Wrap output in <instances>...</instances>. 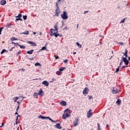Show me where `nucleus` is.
<instances>
[{"label": "nucleus", "mask_w": 130, "mask_h": 130, "mask_svg": "<svg viewBox=\"0 0 130 130\" xmlns=\"http://www.w3.org/2000/svg\"><path fill=\"white\" fill-rule=\"evenodd\" d=\"M39 118H42V119H48L49 120H50V121H52V122H56V121L53 120L50 117H44L42 115H40L39 116Z\"/></svg>", "instance_id": "f257e3e1"}, {"label": "nucleus", "mask_w": 130, "mask_h": 130, "mask_svg": "<svg viewBox=\"0 0 130 130\" xmlns=\"http://www.w3.org/2000/svg\"><path fill=\"white\" fill-rule=\"evenodd\" d=\"M61 18H62L63 20H67V19L69 18L67 11L63 12V13L61 14Z\"/></svg>", "instance_id": "f03ea898"}, {"label": "nucleus", "mask_w": 130, "mask_h": 130, "mask_svg": "<svg viewBox=\"0 0 130 130\" xmlns=\"http://www.w3.org/2000/svg\"><path fill=\"white\" fill-rule=\"evenodd\" d=\"M53 30V28H51L50 29V36H55V37L57 38V33H58V31H54L53 33L52 31Z\"/></svg>", "instance_id": "7ed1b4c3"}, {"label": "nucleus", "mask_w": 130, "mask_h": 130, "mask_svg": "<svg viewBox=\"0 0 130 130\" xmlns=\"http://www.w3.org/2000/svg\"><path fill=\"white\" fill-rule=\"evenodd\" d=\"M119 92H120V90L117 89V88L113 87V88L112 89V94H117V93H119Z\"/></svg>", "instance_id": "20e7f679"}, {"label": "nucleus", "mask_w": 130, "mask_h": 130, "mask_svg": "<svg viewBox=\"0 0 130 130\" xmlns=\"http://www.w3.org/2000/svg\"><path fill=\"white\" fill-rule=\"evenodd\" d=\"M88 93H89V88H88L87 87H86L83 91V95H84V96H86V95H88Z\"/></svg>", "instance_id": "39448f33"}, {"label": "nucleus", "mask_w": 130, "mask_h": 130, "mask_svg": "<svg viewBox=\"0 0 130 130\" xmlns=\"http://www.w3.org/2000/svg\"><path fill=\"white\" fill-rule=\"evenodd\" d=\"M69 111H70V109H66L64 112L65 115H66V116L68 117H70V116H71V113Z\"/></svg>", "instance_id": "423d86ee"}, {"label": "nucleus", "mask_w": 130, "mask_h": 130, "mask_svg": "<svg viewBox=\"0 0 130 130\" xmlns=\"http://www.w3.org/2000/svg\"><path fill=\"white\" fill-rule=\"evenodd\" d=\"M60 14V10H59V8H56L55 10V14L54 16H56L57 17H58Z\"/></svg>", "instance_id": "0eeeda50"}, {"label": "nucleus", "mask_w": 130, "mask_h": 130, "mask_svg": "<svg viewBox=\"0 0 130 130\" xmlns=\"http://www.w3.org/2000/svg\"><path fill=\"white\" fill-rule=\"evenodd\" d=\"M93 113H92V109H90L87 113V118H90L91 117V115H92Z\"/></svg>", "instance_id": "6e6552de"}, {"label": "nucleus", "mask_w": 130, "mask_h": 130, "mask_svg": "<svg viewBox=\"0 0 130 130\" xmlns=\"http://www.w3.org/2000/svg\"><path fill=\"white\" fill-rule=\"evenodd\" d=\"M122 59L123 61V62H125V64H126V66H127V64H128V63L129 62L128 61V60H127V59H126V57H122Z\"/></svg>", "instance_id": "1a4fd4ad"}, {"label": "nucleus", "mask_w": 130, "mask_h": 130, "mask_svg": "<svg viewBox=\"0 0 130 130\" xmlns=\"http://www.w3.org/2000/svg\"><path fill=\"white\" fill-rule=\"evenodd\" d=\"M78 122H79V118L75 119V121L73 122L74 126H77L78 124Z\"/></svg>", "instance_id": "9d476101"}, {"label": "nucleus", "mask_w": 130, "mask_h": 130, "mask_svg": "<svg viewBox=\"0 0 130 130\" xmlns=\"http://www.w3.org/2000/svg\"><path fill=\"white\" fill-rule=\"evenodd\" d=\"M27 43H28V44H30L31 46H37L36 43L33 42V41H27Z\"/></svg>", "instance_id": "9b49d317"}, {"label": "nucleus", "mask_w": 130, "mask_h": 130, "mask_svg": "<svg viewBox=\"0 0 130 130\" xmlns=\"http://www.w3.org/2000/svg\"><path fill=\"white\" fill-rule=\"evenodd\" d=\"M38 95H40V96H43L44 94L43 93V90H42V88H41L39 91Z\"/></svg>", "instance_id": "f8f14e48"}, {"label": "nucleus", "mask_w": 130, "mask_h": 130, "mask_svg": "<svg viewBox=\"0 0 130 130\" xmlns=\"http://www.w3.org/2000/svg\"><path fill=\"white\" fill-rule=\"evenodd\" d=\"M55 127H56V128H58L59 129H61V128H62V127H61V126H60V123H57L55 125Z\"/></svg>", "instance_id": "ddd939ff"}, {"label": "nucleus", "mask_w": 130, "mask_h": 130, "mask_svg": "<svg viewBox=\"0 0 130 130\" xmlns=\"http://www.w3.org/2000/svg\"><path fill=\"white\" fill-rule=\"evenodd\" d=\"M54 28L55 29H53V31H54V32H56L58 31V27L57 26V24H55L54 26Z\"/></svg>", "instance_id": "4468645a"}, {"label": "nucleus", "mask_w": 130, "mask_h": 130, "mask_svg": "<svg viewBox=\"0 0 130 130\" xmlns=\"http://www.w3.org/2000/svg\"><path fill=\"white\" fill-rule=\"evenodd\" d=\"M43 85H45V86H49V83H48V82H47V81H44L42 82Z\"/></svg>", "instance_id": "2eb2a0df"}, {"label": "nucleus", "mask_w": 130, "mask_h": 130, "mask_svg": "<svg viewBox=\"0 0 130 130\" xmlns=\"http://www.w3.org/2000/svg\"><path fill=\"white\" fill-rule=\"evenodd\" d=\"M7 4V1L6 0H2L1 2V5L2 6H5V4Z\"/></svg>", "instance_id": "dca6fc26"}, {"label": "nucleus", "mask_w": 130, "mask_h": 130, "mask_svg": "<svg viewBox=\"0 0 130 130\" xmlns=\"http://www.w3.org/2000/svg\"><path fill=\"white\" fill-rule=\"evenodd\" d=\"M61 105H63V106H67V102L62 101L61 102Z\"/></svg>", "instance_id": "f3484780"}, {"label": "nucleus", "mask_w": 130, "mask_h": 130, "mask_svg": "<svg viewBox=\"0 0 130 130\" xmlns=\"http://www.w3.org/2000/svg\"><path fill=\"white\" fill-rule=\"evenodd\" d=\"M42 50H47V49L46 48V46H45V47H43L42 48V49H40L39 51V52H40V51H42Z\"/></svg>", "instance_id": "a211bd4d"}, {"label": "nucleus", "mask_w": 130, "mask_h": 130, "mask_svg": "<svg viewBox=\"0 0 130 130\" xmlns=\"http://www.w3.org/2000/svg\"><path fill=\"white\" fill-rule=\"evenodd\" d=\"M33 51H34V50H31L29 51H27L26 53H27L28 54H32V53H33Z\"/></svg>", "instance_id": "6ab92c4d"}, {"label": "nucleus", "mask_w": 130, "mask_h": 130, "mask_svg": "<svg viewBox=\"0 0 130 130\" xmlns=\"http://www.w3.org/2000/svg\"><path fill=\"white\" fill-rule=\"evenodd\" d=\"M18 46H19L21 49H25V48H26V46L23 45H18Z\"/></svg>", "instance_id": "aec40b11"}, {"label": "nucleus", "mask_w": 130, "mask_h": 130, "mask_svg": "<svg viewBox=\"0 0 130 130\" xmlns=\"http://www.w3.org/2000/svg\"><path fill=\"white\" fill-rule=\"evenodd\" d=\"M117 104H118V105H120V104L121 103V101L120 100H119V99H118L116 102Z\"/></svg>", "instance_id": "412c9836"}, {"label": "nucleus", "mask_w": 130, "mask_h": 130, "mask_svg": "<svg viewBox=\"0 0 130 130\" xmlns=\"http://www.w3.org/2000/svg\"><path fill=\"white\" fill-rule=\"evenodd\" d=\"M15 18H22V14H21V13L18 14V15L17 16H15Z\"/></svg>", "instance_id": "4be33fe9"}, {"label": "nucleus", "mask_w": 130, "mask_h": 130, "mask_svg": "<svg viewBox=\"0 0 130 130\" xmlns=\"http://www.w3.org/2000/svg\"><path fill=\"white\" fill-rule=\"evenodd\" d=\"M18 21H23V19H22V18H16L15 22H18Z\"/></svg>", "instance_id": "5701e85b"}, {"label": "nucleus", "mask_w": 130, "mask_h": 130, "mask_svg": "<svg viewBox=\"0 0 130 130\" xmlns=\"http://www.w3.org/2000/svg\"><path fill=\"white\" fill-rule=\"evenodd\" d=\"M124 55H125V57H127V50L125 49V53H124Z\"/></svg>", "instance_id": "b1692460"}, {"label": "nucleus", "mask_w": 130, "mask_h": 130, "mask_svg": "<svg viewBox=\"0 0 130 130\" xmlns=\"http://www.w3.org/2000/svg\"><path fill=\"white\" fill-rule=\"evenodd\" d=\"M76 44L77 46H78V47H79L80 48H82V45L80 44V43H79L78 42H77Z\"/></svg>", "instance_id": "393cba45"}, {"label": "nucleus", "mask_w": 130, "mask_h": 130, "mask_svg": "<svg viewBox=\"0 0 130 130\" xmlns=\"http://www.w3.org/2000/svg\"><path fill=\"white\" fill-rule=\"evenodd\" d=\"M22 34H24V35H28L29 34V31H26L24 32H22Z\"/></svg>", "instance_id": "a878e982"}, {"label": "nucleus", "mask_w": 130, "mask_h": 130, "mask_svg": "<svg viewBox=\"0 0 130 130\" xmlns=\"http://www.w3.org/2000/svg\"><path fill=\"white\" fill-rule=\"evenodd\" d=\"M97 125H98V130H101V128L100 127V124L99 123H98Z\"/></svg>", "instance_id": "bb28decb"}, {"label": "nucleus", "mask_w": 130, "mask_h": 130, "mask_svg": "<svg viewBox=\"0 0 130 130\" xmlns=\"http://www.w3.org/2000/svg\"><path fill=\"white\" fill-rule=\"evenodd\" d=\"M66 69V67H61L59 69V71L60 72H62V71H63V70H64Z\"/></svg>", "instance_id": "cd10ccee"}, {"label": "nucleus", "mask_w": 130, "mask_h": 130, "mask_svg": "<svg viewBox=\"0 0 130 130\" xmlns=\"http://www.w3.org/2000/svg\"><path fill=\"white\" fill-rule=\"evenodd\" d=\"M56 75H58V76H60L61 75V72L60 71H57L56 72Z\"/></svg>", "instance_id": "c85d7f7f"}, {"label": "nucleus", "mask_w": 130, "mask_h": 130, "mask_svg": "<svg viewBox=\"0 0 130 130\" xmlns=\"http://www.w3.org/2000/svg\"><path fill=\"white\" fill-rule=\"evenodd\" d=\"M67 117H68L67 116V115L66 114H63L62 115V118L63 119H66V118H67Z\"/></svg>", "instance_id": "c756f323"}, {"label": "nucleus", "mask_w": 130, "mask_h": 130, "mask_svg": "<svg viewBox=\"0 0 130 130\" xmlns=\"http://www.w3.org/2000/svg\"><path fill=\"white\" fill-rule=\"evenodd\" d=\"M37 95H38V93H37V92H35L33 93V96H34V97H36V96H37Z\"/></svg>", "instance_id": "7c9ffc66"}, {"label": "nucleus", "mask_w": 130, "mask_h": 130, "mask_svg": "<svg viewBox=\"0 0 130 130\" xmlns=\"http://www.w3.org/2000/svg\"><path fill=\"white\" fill-rule=\"evenodd\" d=\"M7 51V50H6V49H4L1 52V54H4V53H5V52H6Z\"/></svg>", "instance_id": "2f4dec72"}, {"label": "nucleus", "mask_w": 130, "mask_h": 130, "mask_svg": "<svg viewBox=\"0 0 130 130\" xmlns=\"http://www.w3.org/2000/svg\"><path fill=\"white\" fill-rule=\"evenodd\" d=\"M119 67H118V68H117L116 69V71H115V73H118V72H119Z\"/></svg>", "instance_id": "473e14b6"}, {"label": "nucleus", "mask_w": 130, "mask_h": 130, "mask_svg": "<svg viewBox=\"0 0 130 130\" xmlns=\"http://www.w3.org/2000/svg\"><path fill=\"white\" fill-rule=\"evenodd\" d=\"M3 29H4V27L0 28V35H2V31H3Z\"/></svg>", "instance_id": "72a5a7b5"}, {"label": "nucleus", "mask_w": 130, "mask_h": 130, "mask_svg": "<svg viewBox=\"0 0 130 130\" xmlns=\"http://www.w3.org/2000/svg\"><path fill=\"white\" fill-rule=\"evenodd\" d=\"M23 19H24V20H27V15H23Z\"/></svg>", "instance_id": "f704fd0d"}, {"label": "nucleus", "mask_w": 130, "mask_h": 130, "mask_svg": "<svg viewBox=\"0 0 130 130\" xmlns=\"http://www.w3.org/2000/svg\"><path fill=\"white\" fill-rule=\"evenodd\" d=\"M93 99V96L92 95H88V99L89 100H91V99Z\"/></svg>", "instance_id": "c9c22d12"}, {"label": "nucleus", "mask_w": 130, "mask_h": 130, "mask_svg": "<svg viewBox=\"0 0 130 130\" xmlns=\"http://www.w3.org/2000/svg\"><path fill=\"white\" fill-rule=\"evenodd\" d=\"M15 124H16V125L18 124V117H16Z\"/></svg>", "instance_id": "e433bc0d"}, {"label": "nucleus", "mask_w": 130, "mask_h": 130, "mask_svg": "<svg viewBox=\"0 0 130 130\" xmlns=\"http://www.w3.org/2000/svg\"><path fill=\"white\" fill-rule=\"evenodd\" d=\"M124 20H125V18H124L122 20H121L120 23H124L125 21Z\"/></svg>", "instance_id": "4c0bfd02"}, {"label": "nucleus", "mask_w": 130, "mask_h": 130, "mask_svg": "<svg viewBox=\"0 0 130 130\" xmlns=\"http://www.w3.org/2000/svg\"><path fill=\"white\" fill-rule=\"evenodd\" d=\"M14 48H15V47H12V48L9 50L10 51H13V49H14Z\"/></svg>", "instance_id": "58836bf2"}, {"label": "nucleus", "mask_w": 130, "mask_h": 130, "mask_svg": "<svg viewBox=\"0 0 130 130\" xmlns=\"http://www.w3.org/2000/svg\"><path fill=\"white\" fill-rule=\"evenodd\" d=\"M56 8H59V7H58V3L57 2L56 3Z\"/></svg>", "instance_id": "ea45409f"}, {"label": "nucleus", "mask_w": 130, "mask_h": 130, "mask_svg": "<svg viewBox=\"0 0 130 130\" xmlns=\"http://www.w3.org/2000/svg\"><path fill=\"white\" fill-rule=\"evenodd\" d=\"M19 99V98L18 97H15V102H16V101H17V100H18Z\"/></svg>", "instance_id": "a19ab883"}, {"label": "nucleus", "mask_w": 130, "mask_h": 130, "mask_svg": "<svg viewBox=\"0 0 130 130\" xmlns=\"http://www.w3.org/2000/svg\"><path fill=\"white\" fill-rule=\"evenodd\" d=\"M121 66H122V61H121L120 62V64H119V68H120V67H121Z\"/></svg>", "instance_id": "79ce46f5"}, {"label": "nucleus", "mask_w": 130, "mask_h": 130, "mask_svg": "<svg viewBox=\"0 0 130 130\" xmlns=\"http://www.w3.org/2000/svg\"><path fill=\"white\" fill-rule=\"evenodd\" d=\"M68 59H64V60H63V62H65V63H67V62H68Z\"/></svg>", "instance_id": "37998d69"}, {"label": "nucleus", "mask_w": 130, "mask_h": 130, "mask_svg": "<svg viewBox=\"0 0 130 130\" xmlns=\"http://www.w3.org/2000/svg\"><path fill=\"white\" fill-rule=\"evenodd\" d=\"M89 12V11H85L84 12H83V14H87V13H88Z\"/></svg>", "instance_id": "c03bdc74"}, {"label": "nucleus", "mask_w": 130, "mask_h": 130, "mask_svg": "<svg viewBox=\"0 0 130 130\" xmlns=\"http://www.w3.org/2000/svg\"><path fill=\"white\" fill-rule=\"evenodd\" d=\"M52 81L51 82V83H53V82H54V81H55V78H52Z\"/></svg>", "instance_id": "a18cd8bd"}, {"label": "nucleus", "mask_w": 130, "mask_h": 130, "mask_svg": "<svg viewBox=\"0 0 130 130\" xmlns=\"http://www.w3.org/2000/svg\"><path fill=\"white\" fill-rule=\"evenodd\" d=\"M35 66H40V63H37L35 64Z\"/></svg>", "instance_id": "49530a36"}, {"label": "nucleus", "mask_w": 130, "mask_h": 130, "mask_svg": "<svg viewBox=\"0 0 130 130\" xmlns=\"http://www.w3.org/2000/svg\"><path fill=\"white\" fill-rule=\"evenodd\" d=\"M17 103H18V105H20V104H21V102L20 101H17Z\"/></svg>", "instance_id": "de8ad7c7"}, {"label": "nucleus", "mask_w": 130, "mask_h": 130, "mask_svg": "<svg viewBox=\"0 0 130 130\" xmlns=\"http://www.w3.org/2000/svg\"><path fill=\"white\" fill-rule=\"evenodd\" d=\"M12 41H13V40H17V39H16V38H13L12 39Z\"/></svg>", "instance_id": "09e8293b"}, {"label": "nucleus", "mask_w": 130, "mask_h": 130, "mask_svg": "<svg viewBox=\"0 0 130 130\" xmlns=\"http://www.w3.org/2000/svg\"><path fill=\"white\" fill-rule=\"evenodd\" d=\"M58 58H59V57L58 56H56L55 57V59H58Z\"/></svg>", "instance_id": "8fccbe9b"}, {"label": "nucleus", "mask_w": 130, "mask_h": 130, "mask_svg": "<svg viewBox=\"0 0 130 130\" xmlns=\"http://www.w3.org/2000/svg\"><path fill=\"white\" fill-rule=\"evenodd\" d=\"M119 44H120V45H123V43L120 42V43H119Z\"/></svg>", "instance_id": "3c124183"}, {"label": "nucleus", "mask_w": 130, "mask_h": 130, "mask_svg": "<svg viewBox=\"0 0 130 130\" xmlns=\"http://www.w3.org/2000/svg\"><path fill=\"white\" fill-rule=\"evenodd\" d=\"M19 54H21V52H18L17 55H19Z\"/></svg>", "instance_id": "603ef678"}, {"label": "nucleus", "mask_w": 130, "mask_h": 130, "mask_svg": "<svg viewBox=\"0 0 130 130\" xmlns=\"http://www.w3.org/2000/svg\"><path fill=\"white\" fill-rule=\"evenodd\" d=\"M122 68H127V66H123L122 67Z\"/></svg>", "instance_id": "864d4df0"}, {"label": "nucleus", "mask_w": 130, "mask_h": 130, "mask_svg": "<svg viewBox=\"0 0 130 130\" xmlns=\"http://www.w3.org/2000/svg\"><path fill=\"white\" fill-rule=\"evenodd\" d=\"M19 108H20V105H18V106H17V110H19Z\"/></svg>", "instance_id": "5fc2aeb1"}, {"label": "nucleus", "mask_w": 130, "mask_h": 130, "mask_svg": "<svg viewBox=\"0 0 130 130\" xmlns=\"http://www.w3.org/2000/svg\"><path fill=\"white\" fill-rule=\"evenodd\" d=\"M2 125L0 126V127H2V126H3L5 124L4 123H2Z\"/></svg>", "instance_id": "6e6d98bb"}, {"label": "nucleus", "mask_w": 130, "mask_h": 130, "mask_svg": "<svg viewBox=\"0 0 130 130\" xmlns=\"http://www.w3.org/2000/svg\"><path fill=\"white\" fill-rule=\"evenodd\" d=\"M64 30H68V27H67V26H66L64 28Z\"/></svg>", "instance_id": "4d7b16f0"}, {"label": "nucleus", "mask_w": 130, "mask_h": 130, "mask_svg": "<svg viewBox=\"0 0 130 130\" xmlns=\"http://www.w3.org/2000/svg\"><path fill=\"white\" fill-rule=\"evenodd\" d=\"M33 34H34V35H36V32H33Z\"/></svg>", "instance_id": "13d9d810"}, {"label": "nucleus", "mask_w": 130, "mask_h": 130, "mask_svg": "<svg viewBox=\"0 0 130 130\" xmlns=\"http://www.w3.org/2000/svg\"><path fill=\"white\" fill-rule=\"evenodd\" d=\"M28 59H29L30 60H32V59H33V58H29Z\"/></svg>", "instance_id": "bf43d9fd"}, {"label": "nucleus", "mask_w": 130, "mask_h": 130, "mask_svg": "<svg viewBox=\"0 0 130 130\" xmlns=\"http://www.w3.org/2000/svg\"><path fill=\"white\" fill-rule=\"evenodd\" d=\"M20 116H21V115H17V117H20Z\"/></svg>", "instance_id": "052dcab7"}, {"label": "nucleus", "mask_w": 130, "mask_h": 130, "mask_svg": "<svg viewBox=\"0 0 130 130\" xmlns=\"http://www.w3.org/2000/svg\"><path fill=\"white\" fill-rule=\"evenodd\" d=\"M7 26H8V28L10 27V25L9 24V23H7Z\"/></svg>", "instance_id": "680f3d73"}, {"label": "nucleus", "mask_w": 130, "mask_h": 130, "mask_svg": "<svg viewBox=\"0 0 130 130\" xmlns=\"http://www.w3.org/2000/svg\"><path fill=\"white\" fill-rule=\"evenodd\" d=\"M15 115H17L18 114V112H16L15 113Z\"/></svg>", "instance_id": "e2e57ef3"}, {"label": "nucleus", "mask_w": 130, "mask_h": 130, "mask_svg": "<svg viewBox=\"0 0 130 130\" xmlns=\"http://www.w3.org/2000/svg\"><path fill=\"white\" fill-rule=\"evenodd\" d=\"M77 53V52H75L73 53V54H76Z\"/></svg>", "instance_id": "0e129e2a"}, {"label": "nucleus", "mask_w": 130, "mask_h": 130, "mask_svg": "<svg viewBox=\"0 0 130 130\" xmlns=\"http://www.w3.org/2000/svg\"><path fill=\"white\" fill-rule=\"evenodd\" d=\"M77 28H78V27H79V24H77Z\"/></svg>", "instance_id": "69168bd1"}, {"label": "nucleus", "mask_w": 130, "mask_h": 130, "mask_svg": "<svg viewBox=\"0 0 130 130\" xmlns=\"http://www.w3.org/2000/svg\"><path fill=\"white\" fill-rule=\"evenodd\" d=\"M57 37H58V36H59V34H57Z\"/></svg>", "instance_id": "338daca9"}, {"label": "nucleus", "mask_w": 130, "mask_h": 130, "mask_svg": "<svg viewBox=\"0 0 130 130\" xmlns=\"http://www.w3.org/2000/svg\"><path fill=\"white\" fill-rule=\"evenodd\" d=\"M128 60H130V57H128Z\"/></svg>", "instance_id": "774afa93"}]
</instances>
